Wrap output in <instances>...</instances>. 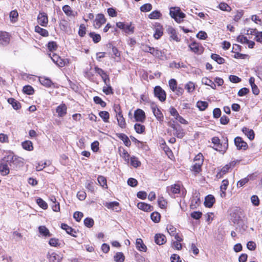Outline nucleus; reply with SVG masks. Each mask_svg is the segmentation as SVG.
I'll use <instances>...</instances> for the list:
<instances>
[{
  "instance_id": "obj_49",
  "label": "nucleus",
  "mask_w": 262,
  "mask_h": 262,
  "mask_svg": "<svg viewBox=\"0 0 262 262\" xmlns=\"http://www.w3.org/2000/svg\"><path fill=\"white\" fill-rule=\"evenodd\" d=\"M90 37L93 39L94 43H97L101 40V36L99 34H97L95 32H90L89 34Z\"/></svg>"
},
{
  "instance_id": "obj_64",
  "label": "nucleus",
  "mask_w": 262,
  "mask_h": 262,
  "mask_svg": "<svg viewBox=\"0 0 262 262\" xmlns=\"http://www.w3.org/2000/svg\"><path fill=\"white\" fill-rule=\"evenodd\" d=\"M185 88L188 93L193 92L195 89V85L193 82L189 81L185 85Z\"/></svg>"
},
{
  "instance_id": "obj_9",
  "label": "nucleus",
  "mask_w": 262,
  "mask_h": 262,
  "mask_svg": "<svg viewBox=\"0 0 262 262\" xmlns=\"http://www.w3.org/2000/svg\"><path fill=\"white\" fill-rule=\"evenodd\" d=\"M134 118L136 121L143 123L146 119L145 113L142 110L138 108L134 112Z\"/></svg>"
},
{
  "instance_id": "obj_40",
  "label": "nucleus",
  "mask_w": 262,
  "mask_h": 262,
  "mask_svg": "<svg viewBox=\"0 0 262 262\" xmlns=\"http://www.w3.org/2000/svg\"><path fill=\"white\" fill-rule=\"evenodd\" d=\"M35 31L36 32L39 33L40 35H41L42 36L47 37V36H49L48 31L47 30L43 29L38 26H36L35 27Z\"/></svg>"
},
{
  "instance_id": "obj_62",
  "label": "nucleus",
  "mask_w": 262,
  "mask_h": 262,
  "mask_svg": "<svg viewBox=\"0 0 262 262\" xmlns=\"http://www.w3.org/2000/svg\"><path fill=\"white\" fill-rule=\"evenodd\" d=\"M169 86L172 91L175 92L177 87V82L174 79H171L169 80Z\"/></svg>"
},
{
  "instance_id": "obj_24",
  "label": "nucleus",
  "mask_w": 262,
  "mask_h": 262,
  "mask_svg": "<svg viewBox=\"0 0 262 262\" xmlns=\"http://www.w3.org/2000/svg\"><path fill=\"white\" fill-rule=\"evenodd\" d=\"M137 207L139 209L146 212H150L153 210V207L152 206L144 202L138 203Z\"/></svg>"
},
{
  "instance_id": "obj_46",
  "label": "nucleus",
  "mask_w": 262,
  "mask_h": 262,
  "mask_svg": "<svg viewBox=\"0 0 262 262\" xmlns=\"http://www.w3.org/2000/svg\"><path fill=\"white\" fill-rule=\"evenodd\" d=\"M49 244L52 247H58L61 246V243L58 238H51L49 242Z\"/></svg>"
},
{
  "instance_id": "obj_55",
  "label": "nucleus",
  "mask_w": 262,
  "mask_h": 262,
  "mask_svg": "<svg viewBox=\"0 0 262 262\" xmlns=\"http://www.w3.org/2000/svg\"><path fill=\"white\" fill-rule=\"evenodd\" d=\"M62 10L64 12V13L68 16H75V15L73 13V11L71 7L68 5H66L63 6Z\"/></svg>"
},
{
  "instance_id": "obj_5",
  "label": "nucleus",
  "mask_w": 262,
  "mask_h": 262,
  "mask_svg": "<svg viewBox=\"0 0 262 262\" xmlns=\"http://www.w3.org/2000/svg\"><path fill=\"white\" fill-rule=\"evenodd\" d=\"M5 156L1 160L0 163V173L3 176H7L10 172L9 161Z\"/></svg>"
},
{
  "instance_id": "obj_57",
  "label": "nucleus",
  "mask_w": 262,
  "mask_h": 262,
  "mask_svg": "<svg viewBox=\"0 0 262 262\" xmlns=\"http://www.w3.org/2000/svg\"><path fill=\"white\" fill-rule=\"evenodd\" d=\"M161 12L158 10H155L150 13L148 17L150 19H158L161 16Z\"/></svg>"
},
{
  "instance_id": "obj_21",
  "label": "nucleus",
  "mask_w": 262,
  "mask_h": 262,
  "mask_svg": "<svg viewBox=\"0 0 262 262\" xmlns=\"http://www.w3.org/2000/svg\"><path fill=\"white\" fill-rule=\"evenodd\" d=\"M119 205V203L116 201L106 202L104 204V205L108 209H112L113 210H115L116 212H119L120 211Z\"/></svg>"
},
{
  "instance_id": "obj_14",
  "label": "nucleus",
  "mask_w": 262,
  "mask_h": 262,
  "mask_svg": "<svg viewBox=\"0 0 262 262\" xmlns=\"http://www.w3.org/2000/svg\"><path fill=\"white\" fill-rule=\"evenodd\" d=\"M151 108L157 119L160 122L163 121L164 119L163 114L157 106L156 105H152Z\"/></svg>"
},
{
  "instance_id": "obj_33",
  "label": "nucleus",
  "mask_w": 262,
  "mask_h": 262,
  "mask_svg": "<svg viewBox=\"0 0 262 262\" xmlns=\"http://www.w3.org/2000/svg\"><path fill=\"white\" fill-rule=\"evenodd\" d=\"M203 164V161H199L195 163L191 168V170L194 171L195 174L199 173L202 170L201 167Z\"/></svg>"
},
{
  "instance_id": "obj_1",
  "label": "nucleus",
  "mask_w": 262,
  "mask_h": 262,
  "mask_svg": "<svg viewBox=\"0 0 262 262\" xmlns=\"http://www.w3.org/2000/svg\"><path fill=\"white\" fill-rule=\"evenodd\" d=\"M212 143L215 146L213 149L222 154H224L228 148V139L227 137H222L221 140L217 137H213L211 139Z\"/></svg>"
},
{
  "instance_id": "obj_20",
  "label": "nucleus",
  "mask_w": 262,
  "mask_h": 262,
  "mask_svg": "<svg viewBox=\"0 0 262 262\" xmlns=\"http://www.w3.org/2000/svg\"><path fill=\"white\" fill-rule=\"evenodd\" d=\"M215 199L213 195L209 194L205 198L204 205L208 208H211L215 203Z\"/></svg>"
},
{
  "instance_id": "obj_53",
  "label": "nucleus",
  "mask_w": 262,
  "mask_h": 262,
  "mask_svg": "<svg viewBox=\"0 0 262 262\" xmlns=\"http://www.w3.org/2000/svg\"><path fill=\"white\" fill-rule=\"evenodd\" d=\"M36 203L40 208H42L43 209L45 210L48 208V205L47 203L41 198H37L36 199Z\"/></svg>"
},
{
  "instance_id": "obj_44",
  "label": "nucleus",
  "mask_w": 262,
  "mask_h": 262,
  "mask_svg": "<svg viewBox=\"0 0 262 262\" xmlns=\"http://www.w3.org/2000/svg\"><path fill=\"white\" fill-rule=\"evenodd\" d=\"M185 132L182 127L178 125V128L175 130L174 135L177 138L182 139L185 136Z\"/></svg>"
},
{
  "instance_id": "obj_7",
  "label": "nucleus",
  "mask_w": 262,
  "mask_h": 262,
  "mask_svg": "<svg viewBox=\"0 0 262 262\" xmlns=\"http://www.w3.org/2000/svg\"><path fill=\"white\" fill-rule=\"evenodd\" d=\"M94 69L96 73L101 76L105 84H108L110 82L108 75L103 70L98 67H95Z\"/></svg>"
},
{
  "instance_id": "obj_45",
  "label": "nucleus",
  "mask_w": 262,
  "mask_h": 262,
  "mask_svg": "<svg viewBox=\"0 0 262 262\" xmlns=\"http://www.w3.org/2000/svg\"><path fill=\"white\" fill-rule=\"evenodd\" d=\"M114 259L116 262H124L125 256L122 252H117L114 256Z\"/></svg>"
},
{
  "instance_id": "obj_39",
  "label": "nucleus",
  "mask_w": 262,
  "mask_h": 262,
  "mask_svg": "<svg viewBox=\"0 0 262 262\" xmlns=\"http://www.w3.org/2000/svg\"><path fill=\"white\" fill-rule=\"evenodd\" d=\"M211 58L213 60L216 61L218 64H221L225 63V60L223 57H221L219 55L217 54L212 53L211 55Z\"/></svg>"
},
{
  "instance_id": "obj_41",
  "label": "nucleus",
  "mask_w": 262,
  "mask_h": 262,
  "mask_svg": "<svg viewBox=\"0 0 262 262\" xmlns=\"http://www.w3.org/2000/svg\"><path fill=\"white\" fill-rule=\"evenodd\" d=\"M134 129L137 133L142 134L145 132V127L140 123H136L134 125Z\"/></svg>"
},
{
  "instance_id": "obj_17",
  "label": "nucleus",
  "mask_w": 262,
  "mask_h": 262,
  "mask_svg": "<svg viewBox=\"0 0 262 262\" xmlns=\"http://www.w3.org/2000/svg\"><path fill=\"white\" fill-rule=\"evenodd\" d=\"M167 32L170 35V38L173 40L179 42L181 39L178 36L176 30L171 26H169L166 29Z\"/></svg>"
},
{
  "instance_id": "obj_50",
  "label": "nucleus",
  "mask_w": 262,
  "mask_h": 262,
  "mask_svg": "<svg viewBox=\"0 0 262 262\" xmlns=\"http://www.w3.org/2000/svg\"><path fill=\"white\" fill-rule=\"evenodd\" d=\"M208 106V103L206 101H198L196 103V106L201 111H205Z\"/></svg>"
},
{
  "instance_id": "obj_27",
  "label": "nucleus",
  "mask_w": 262,
  "mask_h": 262,
  "mask_svg": "<svg viewBox=\"0 0 262 262\" xmlns=\"http://www.w3.org/2000/svg\"><path fill=\"white\" fill-rule=\"evenodd\" d=\"M243 133L249 138L251 141L253 140L255 137V134L252 129H249L248 127H244L242 128Z\"/></svg>"
},
{
  "instance_id": "obj_6",
  "label": "nucleus",
  "mask_w": 262,
  "mask_h": 262,
  "mask_svg": "<svg viewBox=\"0 0 262 262\" xmlns=\"http://www.w3.org/2000/svg\"><path fill=\"white\" fill-rule=\"evenodd\" d=\"M154 92L155 96L158 98L160 101L163 102L166 100V92L160 86H156L154 88Z\"/></svg>"
},
{
  "instance_id": "obj_63",
  "label": "nucleus",
  "mask_w": 262,
  "mask_h": 262,
  "mask_svg": "<svg viewBox=\"0 0 262 262\" xmlns=\"http://www.w3.org/2000/svg\"><path fill=\"white\" fill-rule=\"evenodd\" d=\"M84 225L88 228H91L94 224V221L93 219L86 217L84 220Z\"/></svg>"
},
{
  "instance_id": "obj_3",
  "label": "nucleus",
  "mask_w": 262,
  "mask_h": 262,
  "mask_svg": "<svg viewBox=\"0 0 262 262\" xmlns=\"http://www.w3.org/2000/svg\"><path fill=\"white\" fill-rule=\"evenodd\" d=\"M6 157L7 158L6 159H7L9 161V164L10 166H12L13 165L14 166V167L17 168L24 165L23 159L14 155L13 154H10Z\"/></svg>"
},
{
  "instance_id": "obj_51",
  "label": "nucleus",
  "mask_w": 262,
  "mask_h": 262,
  "mask_svg": "<svg viewBox=\"0 0 262 262\" xmlns=\"http://www.w3.org/2000/svg\"><path fill=\"white\" fill-rule=\"evenodd\" d=\"M99 116L104 122H108L110 118V114L107 111H100L99 113Z\"/></svg>"
},
{
  "instance_id": "obj_18",
  "label": "nucleus",
  "mask_w": 262,
  "mask_h": 262,
  "mask_svg": "<svg viewBox=\"0 0 262 262\" xmlns=\"http://www.w3.org/2000/svg\"><path fill=\"white\" fill-rule=\"evenodd\" d=\"M116 136L117 138L123 142L125 146L127 147L130 146L131 142L127 135L123 133H116Z\"/></svg>"
},
{
  "instance_id": "obj_61",
  "label": "nucleus",
  "mask_w": 262,
  "mask_h": 262,
  "mask_svg": "<svg viewBox=\"0 0 262 262\" xmlns=\"http://www.w3.org/2000/svg\"><path fill=\"white\" fill-rule=\"evenodd\" d=\"M219 8L223 11L230 12L231 10V8L225 3H221L219 5Z\"/></svg>"
},
{
  "instance_id": "obj_12",
  "label": "nucleus",
  "mask_w": 262,
  "mask_h": 262,
  "mask_svg": "<svg viewBox=\"0 0 262 262\" xmlns=\"http://www.w3.org/2000/svg\"><path fill=\"white\" fill-rule=\"evenodd\" d=\"M38 23L42 27H47L48 24V18L47 13L39 12L37 16Z\"/></svg>"
},
{
  "instance_id": "obj_37",
  "label": "nucleus",
  "mask_w": 262,
  "mask_h": 262,
  "mask_svg": "<svg viewBox=\"0 0 262 262\" xmlns=\"http://www.w3.org/2000/svg\"><path fill=\"white\" fill-rule=\"evenodd\" d=\"M106 47L107 49H111L113 52V54L114 56L113 57L115 58V57H119L120 56V52L118 51V49L113 46L112 43L109 42L106 45Z\"/></svg>"
},
{
  "instance_id": "obj_58",
  "label": "nucleus",
  "mask_w": 262,
  "mask_h": 262,
  "mask_svg": "<svg viewBox=\"0 0 262 262\" xmlns=\"http://www.w3.org/2000/svg\"><path fill=\"white\" fill-rule=\"evenodd\" d=\"M86 188L92 193H94L95 188L93 182L91 181H87L85 183Z\"/></svg>"
},
{
  "instance_id": "obj_19",
  "label": "nucleus",
  "mask_w": 262,
  "mask_h": 262,
  "mask_svg": "<svg viewBox=\"0 0 262 262\" xmlns=\"http://www.w3.org/2000/svg\"><path fill=\"white\" fill-rule=\"evenodd\" d=\"M166 237L161 233H157L155 235V242L159 245L164 244L166 242Z\"/></svg>"
},
{
  "instance_id": "obj_47",
  "label": "nucleus",
  "mask_w": 262,
  "mask_h": 262,
  "mask_svg": "<svg viewBox=\"0 0 262 262\" xmlns=\"http://www.w3.org/2000/svg\"><path fill=\"white\" fill-rule=\"evenodd\" d=\"M235 224L237 225L240 231L242 232H245L248 228V226L242 219L238 222H236Z\"/></svg>"
},
{
  "instance_id": "obj_34",
  "label": "nucleus",
  "mask_w": 262,
  "mask_h": 262,
  "mask_svg": "<svg viewBox=\"0 0 262 262\" xmlns=\"http://www.w3.org/2000/svg\"><path fill=\"white\" fill-rule=\"evenodd\" d=\"M149 50V53L156 57L161 58L163 56V52L162 51L158 50L157 48L150 47Z\"/></svg>"
},
{
  "instance_id": "obj_28",
  "label": "nucleus",
  "mask_w": 262,
  "mask_h": 262,
  "mask_svg": "<svg viewBox=\"0 0 262 262\" xmlns=\"http://www.w3.org/2000/svg\"><path fill=\"white\" fill-rule=\"evenodd\" d=\"M39 233L45 237H49L52 236L49 229L45 226H40L38 227Z\"/></svg>"
},
{
  "instance_id": "obj_10",
  "label": "nucleus",
  "mask_w": 262,
  "mask_h": 262,
  "mask_svg": "<svg viewBox=\"0 0 262 262\" xmlns=\"http://www.w3.org/2000/svg\"><path fill=\"white\" fill-rule=\"evenodd\" d=\"M49 262H61L62 256L56 252H48L47 255Z\"/></svg>"
},
{
  "instance_id": "obj_11",
  "label": "nucleus",
  "mask_w": 262,
  "mask_h": 262,
  "mask_svg": "<svg viewBox=\"0 0 262 262\" xmlns=\"http://www.w3.org/2000/svg\"><path fill=\"white\" fill-rule=\"evenodd\" d=\"M190 51L197 54H201L203 52V47L199 43L194 41L189 45Z\"/></svg>"
},
{
  "instance_id": "obj_31",
  "label": "nucleus",
  "mask_w": 262,
  "mask_h": 262,
  "mask_svg": "<svg viewBox=\"0 0 262 262\" xmlns=\"http://www.w3.org/2000/svg\"><path fill=\"white\" fill-rule=\"evenodd\" d=\"M137 249L142 252H146L147 250L146 246L144 244L141 238H137L136 242Z\"/></svg>"
},
{
  "instance_id": "obj_60",
  "label": "nucleus",
  "mask_w": 262,
  "mask_h": 262,
  "mask_svg": "<svg viewBox=\"0 0 262 262\" xmlns=\"http://www.w3.org/2000/svg\"><path fill=\"white\" fill-rule=\"evenodd\" d=\"M107 86H103L102 91L106 95L113 94L114 93L113 89L110 85L109 82L108 84H105Z\"/></svg>"
},
{
  "instance_id": "obj_59",
  "label": "nucleus",
  "mask_w": 262,
  "mask_h": 262,
  "mask_svg": "<svg viewBox=\"0 0 262 262\" xmlns=\"http://www.w3.org/2000/svg\"><path fill=\"white\" fill-rule=\"evenodd\" d=\"M93 100L96 104L100 105L102 107H105L106 105V103L99 96H95Z\"/></svg>"
},
{
  "instance_id": "obj_52",
  "label": "nucleus",
  "mask_w": 262,
  "mask_h": 262,
  "mask_svg": "<svg viewBox=\"0 0 262 262\" xmlns=\"http://www.w3.org/2000/svg\"><path fill=\"white\" fill-rule=\"evenodd\" d=\"M150 218L154 222L157 223L160 221L161 215L159 212L155 211L151 214Z\"/></svg>"
},
{
  "instance_id": "obj_25",
  "label": "nucleus",
  "mask_w": 262,
  "mask_h": 262,
  "mask_svg": "<svg viewBox=\"0 0 262 262\" xmlns=\"http://www.w3.org/2000/svg\"><path fill=\"white\" fill-rule=\"evenodd\" d=\"M61 228L63 230H64L68 234L71 235V236H72L73 237L77 236L75 234V233H76V231L74 229H73L71 227H70L69 226H68L67 224H65V223L61 224Z\"/></svg>"
},
{
  "instance_id": "obj_35",
  "label": "nucleus",
  "mask_w": 262,
  "mask_h": 262,
  "mask_svg": "<svg viewBox=\"0 0 262 262\" xmlns=\"http://www.w3.org/2000/svg\"><path fill=\"white\" fill-rule=\"evenodd\" d=\"M22 147L26 150L32 151L34 149L33 143L31 141L26 140L21 143Z\"/></svg>"
},
{
  "instance_id": "obj_29",
  "label": "nucleus",
  "mask_w": 262,
  "mask_h": 262,
  "mask_svg": "<svg viewBox=\"0 0 262 262\" xmlns=\"http://www.w3.org/2000/svg\"><path fill=\"white\" fill-rule=\"evenodd\" d=\"M67 107L65 104H61L57 107L56 109L58 116L60 117L64 116L67 114Z\"/></svg>"
},
{
  "instance_id": "obj_26",
  "label": "nucleus",
  "mask_w": 262,
  "mask_h": 262,
  "mask_svg": "<svg viewBox=\"0 0 262 262\" xmlns=\"http://www.w3.org/2000/svg\"><path fill=\"white\" fill-rule=\"evenodd\" d=\"M118 152L120 156L127 163L129 161V155L128 152L122 146L118 147Z\"/></svg>"
},
{
  "instance_id": "obj_30",
  "label": "nucleus",
  "mask_w": 262,
  "mask_h": 262,
  "mask_svg": "<svg viewBox=\"0 0 262 262\" xmlns=\"http://www.w3.org/2000/svg\"><path fill=\"white\" fill-rule=\"evenodd\" d=\"M180 185L178 184L172 185L170 187H167V191L171 192L172 194H178L180 192Z\"/></svg>"
},
{
  "instance_id": "obj_13",
  "label": "nucleus",
  "mask_w": 262,
  "mask_h": 262,
  "mask_svg": "<svg viewBox=\"0 0 262 262\" xmlns=\"http://www.w3.org/2000/svg\"><path fill=\"white\" fill-rule=\"evenodd\" d=\"M155 33L154 37L156 39H159L163 34V26L158 23H156L155 25Z\"/></svg>"
},
{
  "instance_id": "obj_15",
  "label": "nucleus",
  "mask_w": 262,
  "mask_h": 262,
  "mask_svg": "<svg viewBox=\"0 0 262 262\" xmlns=\"http://www.w3.org/2000/svg\"><path fill=\"white\" fill-rule=\"evenodd\" d=\"M106 22V18L104 14L99 13L97 14L96 18L95 20L94 26L96 28H99L101 26Z\"/></svg>"
},
{
  "instance_id": "obj_32",
  "label": "nucleus",
  "mask_w": 262,
  "mask_h": 262,
  "mask_svg": "<svg viewBox=\"0 0 262 262\" xmlns=\"http://www.w3.org/2000/svg\"><path fill=\"white\" fill-rule=\"evenodd\" d=\"M39 80L40 83L47 88H50L52 85H54L51 79L48 78L40 77Z\"/></svg>"
},
{
  "instance_id": "obj_54",
  "label": "nucleus",
  "mask_w": 262,
  "mask_h": 262,
  "mask_svg": "<svg viewBox=\"0 0 262 262\" xmlns=\"http://www.w3.org/2000/svg\"><path fill=\"white\" fill-rule=\"evenodd\" d=\"M23 92L27 95H32L34 92V90L32 86L27 85L23 87Z\"/></svg>"
},
{
  "instance_id": "obj_56",
  "label": "nucleus",
  "mask_w": 262,
  "mask_h": 262,
  "mask_svg": "<svg viewBox=\"0 0 262 262\" xmlns=\"http://www.w3.org/2000/svg\"><path fill=\"white\" fill-rule=\"evenodd\" d=\"M130 164L134 167H138L141 165V162L139 161L138 159L135 156L130 157Z\"/></svg>"
},
{
  "instance_id": "obj_23",
  "label": "nucleus",
  "mask_w": 262,
  "mask_h": 262,
  "mask_svg": "<svg viewBox=\"0 0 262 262\" xmlns=\"http://www.w3.org/2000/svg\"><path fill=\"white\" fill-rule=\"evenodd\" d=\"M10 41V37L8 33L6 32L0 33V44L7 45Z\"/></svg>"
},
{
  "instance_id": "obj_38",
  "label": "nucleus",
  "mask_w": 262,
  "mask_h": 262,
  "mask_svg": "<svg viewBox=\"0 0 262 262\" xmlns=\"http://www.w3.org/2000/svg\"><path fill=\"white\" fill-rule=\"evenodd\" d=\"M202 83L210 86L212 89L215 90L216 89V85L213 81L208 79L207 77H204L202 80Z\"/></svg>"
},
{
  "instance_id": "obj_22",
  "label": "nucleus",
  "mask_w": 262,
  "mask_h": 262,
  "mask_svg": "<svg viewBox=\"0 0 262 262\" xmlns=\"http://www.w3.org/2000/svg\"><path fill=\"white\" fill-rule=\"evenodd\" d=\"M231 220L234 224L239 221L242 218L237 208L233 209L230 213Z\"/></svg>"
},
{
  "instance_id": "obj_43",
  "label": "nucleus",
  "mask_w": 262,
  "mask_h": 262,
  "mask_svg": "<svg viewBox=\"0 0 262 262\" xmlns=\"http://www.w3.org/2000/svg\"><path fill=\"white\" fill-rule=\"evenodd\" d=\"M118 121V125L122 128H125L126 127V122L124 118L123 117V115L116 117Z\"/></svg>"
},
{
  "instance_id": "obj_16",
  "label": "nucleus",
  "mask_w": 262,
  "mask_h": 262,
  "mask_svg": "<svg viewBox=\"0 0 262 262\" xmlns=\"http://www.w3.org/2000/svg\"><path fill=\"white\" fill-rule=\"evenodd\" d=\"M200 193H195L193 196L191 201L190 208L192 209H196L200 204L201 201L199 197Z\"/></svg>"
},
{
  "instance_id": "obj_8",
  "label": "nucleus",
  "mask_w": 262,
  "mask_h": 262,
  "mask_svg": "<svg viewBox=\"0 0 262 262\" xmlns=\"http://www.w3.org/2000/svg\"><path fill=\"white\" fill-rule=\"evenodd\" d=\"M234 141L238 150H246L248 147L247 143L240 137L235 138Z\"/></svg>"
},
{
  "instance_id": "obj_2",
  "label": "nucleus",
  "mask_w": 262,
  "mask_h": 262,
  "mask_svg": "<svg viewBox=\"0 0 262 262\" xmlns=\"http://www.w3.org/2000/svg\"><path fill=\"white\" fill-rule=\"evenodd\" d=\"M169 15L178 23H182L186 17V14L182 12L180 8L178 7H171Z\"/></svg>"
},
{
  "instance_id": "obj_36",
  "label": "nucleus",
  "mask_w": 262,
  "mask_h": 262,
  "mask_svg": "<svg viewBox=\"0 0 262 262\" xmlns=\"http://www.w3.org/2000/svg\"><path fill=\"white\" fill-rule=\"evenodd\" d=\"M8 102L9 104H11L14 110H17L20 109L21 107V104L20 102L13 98H9L8 99Z\"/></svg>"
},
{
  "instance_id": "obj_42",
  "label": "nucleus",
  "mask_w": 262,
  "mask_h": 262,
  "mask_svg": "<svg viewBox=\"0 0 262 262\" xmlns=\"http://www.w3.org/2000/svg\"><path fill=\"white\" fill-rule=\"evenodd\" d=\"M230 169V165L226 164L224 166L221 170L217 173L216 177L217 178H221L222 176L226 174L227 172H228L229 170Z\"/></svg>"
},
{
  "instance_id": "obj_4",
  "label": "nucleus",
  "mask_w": 262,
  "mask_h": 262,
  "mask_svg": "<svg viewBox=\"0 0 262 262\" xmlns=\"http://www.w3.org/2000/svg\"><path fill=\"white\" fill-rule=\"evenodd\" d=\"M116 26L122 30L126 34H132L134 33L135 27L132 25V23H125L124 22H118L116 23Z\"/></svg>"
},
{
  "instance_id": "obj_48",
  "label": "nucleus",
  "mask_w": 262,
  "mask_h": 262,
  "mask_svg": "<svg viewBox=\"0 0 262 262\" xmlns=\"http://www.w3.org/2000/svg\"><path fill=\"white\" fill-rule=\"evenodd\" d=\"M97 181L100 185L103 188H107L106 179L104 177L102 176H99L97 178Z\"/></svg>"
}]
</instances>
